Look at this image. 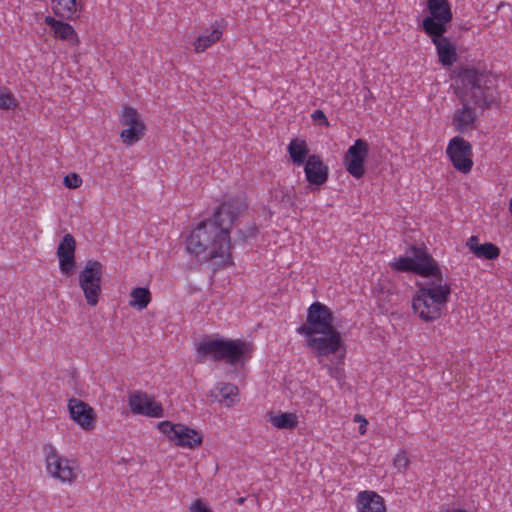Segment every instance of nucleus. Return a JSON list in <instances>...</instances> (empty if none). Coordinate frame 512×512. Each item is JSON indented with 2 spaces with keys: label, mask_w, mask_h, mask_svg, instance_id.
<instances>
[{
  "label": "nucleus",
  "mask_w": 512,
  "mask_h": 512,
  "mask_svg": "<svg viewBox=\"0 0 512 512\" xmlns=\"http://www.w3.org/2000/svg\"><path fill=\"white\" fill-rule=\"evenodd\" d=\"M247 204L244 199L237 197L224 202L213 214V218L221 222L222 227L228 229L238 219L242 211L246 210Z\"/></svg>",
  "instance_id": "obj_15"
},
{
  "label": "nucleus",
  "mask_w": 512,
  "mask_h": 512,
  "mask_svg": "<svg viewBox=\"0 0 512 512\" xmlns=\"http://www.w3.org/2000/svg\"><path fill=\"white\" fill-rule=\"evenodd\" d=\"M446 154L457 171L464 174L471 171L473 167V150L469 141L463 137L455 136L449 141Z\"/></svg>",
  "instance_id": "obj_9"
},
{
  "label": "nucleus",
  "mask_w": 512,
  "mask_h": 512,
  "mask_svg": "<svg viewBox=\"0 0 512 512\" xmlns=\"http://www.w3.org/2000/svg\"><path fill=\"white\" fill-rule=\"evenodd\" d=\"M397 271L412 272L429 279L416 282L417 290L412 298L414 313L424 322H434L442 317V311L449 301L452 288L445 281L438 262L424 245H411L406 256L391 263Z\"/></svg>",
  "instance_id": "obj_1"
},
{
  "label": "nucleus",
  "mask_w": 512,
  "mask_h": 512,
  "mask_svg": "<svg viewBox=\"0 0 512 512\" xmlns=\"http://www.w3.org/2000/svg\"><path fill=\"white\" fill-rule=\"evenodd\" d=\"M68 409L71 418L84 430L94 428L96 415L94 409L82 400L72 398L69 400Z\"/></svg>",
  "instance_id": "obj_16"
},
{
  "label": "nucleus",
  "mask_w": 512,
  "mask_h": 512,
  "mask_svg": "<svg viewBox=\"0 0 512 512\" xmlns=\"http://www.w3.org/2000/svg\"><path fill=\"white\" fill-rule=\"evenodd\" d=\"M460 103L462 104V108L455 111L452 118V125L460 133L476 129L477 115L475 109L477 107L470 103L466 104V102Z\"/></svg>",
  "instance_id": "obj_18"
},
{
  "label": "nucleus",
  "mask_w": 512,
  "mask_h": 512,
  "mask_svg": "<svg viewBox=\"0 0 512 512\" xmlns=\"http://www.w3.org/2000/svg\"><path fill=\"white\" fill-rule=\"evenodd\" d=\"M319 334L321 336H307V346L311 348L317 356L337 354L338 351L344 347L341 334L336 327L330 329L329 332Z\"/></svg>",
  "instance_id": "obj_10"
},
{
  "label": "nucleus",
  "mask_w": 512,
  "mask_h": 512,
  "mask_svg": "<svg viewBox=\"0 0 512 512\" xmlns=\"http://www.w3.org/2000/svg\"><path fill=\"white\" fill-rule=\"evenodd\" d=\"M76 11V0H58L56 6L53 7L54 14L65 20L73 19Z\"/></svg>",
  "instance_id": "obj_26"
},
{
  "label": "nucleus",
  "mask_w": 512,
  "mask_h": 512,
  "mask_svg": "<svg viewBox=\"0 0 512 512\" xmlns=\"http://www.w3.org/2000/svg\"><path fill=\"white\" fill-rule=\"evenodd\" d=\"M251 351V344L239 339L205 340L197 346L199 362H204L207 358H210L213 361L225 360L231 366L243 365Z\"/></svg>",
  "instance_id": "obj_4"
},
{
  "label": "nucleus",
  "mask_w": 512,
  "mask_h": 512,
  "mask_svg": "<svg viewBox=\"0 0 512 512\" xmlns=\"http://www.w3.org/2000/svg\"><path fill=\"white\" fill-rule=\"evenodd\" d=\"M145 131V125H137L123 129L120 133V137L124 144L131 146L143 138Z\"/></svg>",
  "instance_id": "obj_29"
},
{
  "label": "nucleus",
  "mask_w": 512,
  "mask_h": 512,
  "mask_svg": "<svg viewBox=\"0 0 512 512\" xmlns=\"http://www.w3.org/2000/svg\"><path fill=\"white\" fill-rule=\"evenodd\" d=\"M189 510H190L191 512H213L210 508H208V507L204 504V502H203L201 499H197V500H195V501L191 504V506H190Z\"/></svg>",
  "instance_id": "obj_37"
},
{
  "label": "nucleus",
  "mask_w": 512,
  "mask_h": 512,
  "mask_svg": "<svg viewBox=\"0 0 512 512\" xmlns=\"http://www.w3.org/2000/svg\"><path fill=\"white\" fill-rule=\"evenodd\" d=\"M44 21L53 30L55 38L69 41L73 45L79 43L78 35L69 23L56 20L52 16H46Z\"/></svg>",
  "instance_id": "obj_19"
},
{
  "label": "nucleus",
  "mask_w": 512,
  "mask_h": 512,
  "mask_svg": "<svg viewBox=\"0 0 512 512\" xmlns=\"http://www.w3.org/2000/svg\"><path fill=\"white\" fill-rule=\"evenodd\" d=\"M427 9L430 13L422 21V29L426 33L448 31V25L453 19L451 6L448 0H427Z\"/></svg>",
  "instance_id": "obj_7"
},
{
  "label": "nucleus",
  "mask_w": 512,
  "mask_h": 512,
  "mask_svg": "<svg viewBox=\"0 0 512 512\" xmlns=\"http://www.w3.org/2000/svg\"><path fill=\"white\" fill-rule=\"evenodd\" d=\"M76 242L71 234H65L57 248L60 271L65 275H72L75 269Z\"/></svg>",
  "instance_id": "obj_14"
},
{
  "label": "nucleus",
  "mask_w": 512,
  "mask_h": 512,
  "mask_svg": "<svg viewBox=\"0 0 512 512\" xmlns=\"http://www.w3.org/2000/svg\"><path fill=\"white\" fill-rule=\"evenodd\" d=\"M354 421L362 422V425H360V427H359V432H360V434H364L366 432L367 420L362 415L356 414L354 416Z\"/></svg>",
  "instance_id": "obj_39"
},
{
  "label": "nucleus",
  "mask_w": 512,
  "mask_h": 512,
  "mask_svg": "<svg viewBox=\"0 0 512 512\" xmlns=\"http://www.w3.org/2000/svg\"><path fill=\"white\" fill-rule=\"evenodd\" d=\"M333 322L334 315L331 309L320 302H314L307 310L306 323L301 325L297 332L305 336L329 332L335 328Z\"/></svg>",
  "instance_id": "obj_5"
},
{
  "label": "nucleus",
  "mask_w": 512,
  "mask_h": 512,
  "mask_svg": "<svg viewBox=\"0 0 512 512\" xmlns=\"http://www.w3.org/2000/svg\"><path fill=\"white\" fill-rule=\"evenodd\" d=\"M130 296L132 297V301H130V306L137 308L138 310L145 309L151 301V293L147 288H134Z\"/></svg>",
  "instance_id": "obj_27"
},
{
  "label": "nucleus",
  "mask_w": 512,
  "mask_h": 512,
  "mask_svg": "<svg viewBox=\"0 0 512 512\" xmlns=\"http://www.w3.org/2000/svg\"><path fill=\"white\" fill-rule=\"evenodd\" d=\"M248 236L247 234H245L244 230L242 229H239L235 235V238H234V242H233V245H237L238 243H245V241L247 240Z\"/></svg>",
  "instance_id": "obj_38"
},
{
  "label": "nucleus",
  "mask_w": 512,
  "mask_h": 512,
  "mask_svg": "<svg viewBox=\"0 0 512 512\" xmlns=\"http://www.w3.org/2000/svg\"><path fill=\"white\" fill-rule=\"evenodd\" d=\"M456 82L455 94L460 102L486 110L498 101L496 81L486 70L462 67L457 74Z\"/></svg>",
  "instance_id": "obj_2"
},
{
  "label": "nucleus",
  "mask_w": 512,
  "mask_h": 512,
  "mask_svg": "<svg viewBox=\"0 0 512 512\" xmlns=\"http://www.w3.org/2000/svg\"><path fill=\"white\" fill-rule=\"evenodd\" d=\"M129 406L135 414L149 417L163 416L162 405L141 391H136L129 396Z\"/></svg>",
  "instance_id": "obj_13"
},
{
  "label": "nucleus",
  "mask_w": 512,
  "mask_h": 512,
  "mask_svg": "<svg viewBox=\"0 0 512 512\" xmlns=\"http://www.w3.org/2000/svg\"><path fill=\"white\" fill-rule=\"evenodd\" d=\"M245 234H247L248 238L256 235L257 228L254 225H251L244 230Z\"/></svg>",
  "instance_id": "obj_41"
},
{
  "label": "nucleus",
  "mask_w": 512,
  "mask_h": 512,
  "mask_svg": "<svg viewBox=\"0 0 512 512\" xmlns=\"http://www.w3.org/2000/svg\"><path fill=\"white\" fill-rule=\"evenodd\" d=\"M119 117L121 125L127 128L137 125H145L137 110L129 106L123 107L122 113Z\"/></svg>",
  "instance_id": "obj_30"
},
{
  "label": "nucleus",
  "mask_w": 512,
  "mask_h": 512,
  "mask_svg": "<svg viewBox=\"0 0 512 512\" xmlns=\"http://www.w3.org/2000/svg\"><path fill=\"white\" fill-rule=\"evenodd\" d=\"M47 472L53 477L66 483L76 480V473L70 465V461L59 455L52 444H46L43 448Z\"/></svg>",
  "instance_id": "obj_8"
},
{
  "label": "nucleus",
  "mask_w": 512,
  "mask_h": 512,
  "mask_svg": "<svg viewBox=\"0 0 512 512\" xmlns=\"http://www.w3.org/2000/svg\"><path fill=\"white\" fill-rule=\"evenodd\" d=\"M64 185L70 189H76L81 186L82 179L77 173H70L64 177Z\"/></svg>",
  "instance_id": "obj_35"
},
{
  "label": "nucleus",
  "mask_w": 512,
  "mask_h": 512,
  "mask_svg": "<svg viewBox=\"0 0 512 512\" xmlns=\"http://www.w3.org/2000/svg\"><path fill=\"white\" fill-rule=\"evenodd\" d=\"M410 464L406 451H400L393 459V467L400 473L404 472Z\"/></svg>",
  "instance_id": "obj_34"
},
{
  "label": "nucleus",
  "mask_w": 512,
  "mask_h": 512,
  "mask_svg": "<svg viewBox=\"0 0 512 512\" xmlns=\"http://www.w3.org/2000/svg\"><path fill=\"white\" fill-rule=\"evenodd\" d=\"M357 505L360 512H384L383 498L373 491L360 492Z\"/></svg>",
  "instance_id": "obj_22"
},
{
  "label": "nucleus",
  "mask_w": 512,
  "mask_h": 512,
  "mask_svg": "<svg viewBox=\"0 0 512 512\" xmlns=\"http://www.w3.org/2000/svg\"><path fill=\"white\" fill-rule=\"evenodd\" d=\"M181 424H172L170 421H162L158 424L159 430L168 437L169 440L175 441V434L178 432Z\"/></svg>",
  "instance_id": "obj_33"
},
{
  "label": "nucleus",
  "mask_w": 512,
  "mask_h": 512,
  "mask_svg": "<svg viewBox=\"0 0 512 512\" xmlns=\"http://www.w3.org/2000/svg\"><path fill=\"white\" fill-rule=\"evenodd\" d=\"M232 243L227 227L214 218L201 222L187 239V251L205 261L216 257L230 258Z\"/></svg>",
  "instance_id": "obj_3"
},
{
  "label": "nucleus",
  "mask_w": 512,
  "mask_h": 512,
  "mask_svg": "<svg viewBox=\"0 0 512 512\" xmlns=\"http://www.w3.org/2000/svg\"><path fill=\"white\" fill-rule=\"evenodd\" d=\"M367 154L368 143L363 139H357L344 156L346 170L357 179L365 173L364 161Z\"/></svg>",
  "instance_id": "obj_11"
},
{
  "label": "nucleus",
  "mask_w": 512,
  "mask_h": 512,
  "mask_svg": "<svg viewBox=\"0 0 512 512\" xmlns=\"http://www.w3.org/2000/svg\"><path fill=\"white\" fill-rule=\"evenodd\" d=\"M374 293H375V297H377V300H378V307L381 308L380 295L383 293V288H382L381 284H378V287L375 288Z\"/></svg>",
  "instance_id": "obj_40"
},
{
  "label": "nucleus",
  "mask_w": 512,
  "mask_h": 512,
  "mask_svg": "<svg viewBox=\"0 0 512 512\" xmlns=\"http://www.w3.org/2000/svg\"><path fill=\"white\" fill-rule=\"evenodd\" d=\"M304 172L307 181L311 185L319 187L327 181L329 170L320 156L310 155L305 162Z\"/></svg>",
  "instance_id": "obj_17"
},
{
  "label": "nucleus",
  "mask_w": 512,
  "mask_h": 512,
  "mask_svg": "<svg viewBox=\"0 0 512 512\" xmlns=\"http://www.w3.org/2000/svg\"><path fill=\"white\" fill-rule=\"evenodd\" d=\"M288 152L295 164H303L308 156L309 149L304 140L295 139L288 145Z\"/></svg>",
  "instance_id": "obj_24"
},
{
  "label": "nucleus",
  "mask_w": 512,
  "mask_h": 512,
  "mask_svg": "<svg viewBox=\"0 0 512 512\" xmlns=\"http://www.w3.org/2000/svg\"><path fill=\"white\" fill-rule=\"evenodd\" d=\"M447 31L426 33L436 47L438 61L446 67L452 66L457 61V49L454 42L444 34Z\"/></svg>",
  "instance_id": "obj_12"
},
{
  "label": "nucleus",
  "mask_w": 512,
  "mask_h": 512,
  "mask_svg": "<svg viewBox=\"0 0 512 512\" xmlns=\"http://www.w3.org/2000/svg\"><path fill=\"white\" fill-rule=\"evenodd\" d=\"M452 512H468V511L458 508V509L453 510Z\"/></svg>",
  "instance_id": "obj_42"
},
{
  "label": "nucleus",
  "mask_w": 512,
  "mask_h": 512,
  "mask_svg": "<svg viewBox=\"0 0 512 512\" xmlns=\"http://www.w3.org/2000/svg\"><path fill=\"white\" fill-rule=\"evenodd\" d=\"M18 106V101L6 87L0 88V109L8 110Z\"/></svg>",
  "instance_id": "obj_32"
},
{
  "label": "nucleus",
  "mask_w": 512,
  "mask_h": 512,
  "mask_svg": "<svg viewBox=\"0 0 512 512\" xmlns=\"http://www.w3.org/2000/svg\"><path fill=\"white\" fill-rule=\"evenodd\" d=\"M466 245L476 257L481 259L495 260L500 255V249L498 246L490 242L479 244L477 236H471L467 240Z\"/></svg>",
  "instance_id": "obj_20"
},
{
  "label": "nucleus",
  "mask_w": 512,
  "mask_h": 512,
  "mask_svg": "<svg viewBox=\"0 0 512 512\" xmlns=\"http://www.w3.org/2000/svg\"><path fill=\"white\" fill-rule=\"evenodd\" d=\"M175 436L176 438L174 442L177 446L186 447L189 449H195L199 447L203 441V437L200 432L184 424H181Z\"/></svg>",
  "instance_id": "obj_21"
},
{
  "label": "nucleus",
  "mask_w": 512,
  "mask_h": 512,
  "mask_svg": "<svg viewBox=\"0 0 512 512\" xmlns=\"http://www.w3.org/2000/svg\"><path fill=\"white\" fill-rule=\"evenodd\" d=\"M270 421L278 429H293L298 424V417L294 413H280L272 415Z\"/></svg>",
  "instance_id": "obj_28"
},
{
  "label": "nucleus",
  "mask_w": 512,
  "mask_h": 512,
  "mask_svg": "<svg viewBox=\"0 0 512 512\" xmlns=\"http://www.w3.org/2000/svg\"><path fill=\"white\" fill-rule=\"evenodd\" d=\"M311 118L318 125H322L325 127H328L330 125L326 115L324 114V112L322 110H315L312 113Z\"/></svg>",
  "instance_id": "obj_36"
},
{
  "label": "nucleus",
  "mask_w": 512,
  "mask_h": 512,
  "mask_svg": "<svg viewBox=\"0 0 512 512\" xmlns=\"http://www.w3.org/2000/svg\"><path fill=\"white\" fill-rule=\"evenodd\" d=\"M216 389L219 391L221 398H219L218 394H216L214 391L210 392L209 397L219 402L229 401V403H227L228 406L234 402L233 397L237 396L238 394L237 386L231 383H222L221 386L217 387Z\"/></svg>",
  "instance_id": "obj_25"
},
{
  "label": "nucleus",
  "mask_w": 512,
  "mask_h": 512,
  "mask_svg": "<svg viewBox=\"0 0 512 512\" xmlns=\"http://www.w3.org/2000/svg\"><path fill=\"white\" fill-rule=\"evenodd\" d=\"M223 35V29L219 22H215L212 30L208 34L200 35L193 43L194 51L196 53H202L207 48L218 42Z\"/></svg>",
  "instance_id": "obj_23"
},
{
  "label": "nucleus",
  "mask_w": 512,
  "mask_h": 512,
  "mask_svg": "<svg viewBox=\"0 0 512 512\" xmlns=\"http://www.w3.org/2000/svg\"><path fill=\"white\" fill-rule=\"evenodd\" d=\"M271 199L284 207H291L294 205V196L284 187L274 189L271 192Z\"/></svg>",
  "instance_id": "obj_31"
},
{
  "label": "nucleus",
  "mask_w": 512,
  "mask_h": 512,
  "mask_svg": "<svg viewBox=\"0 0 512 512\" xmlns=\"http://www.w3.org/2000/svg\"><path fill=\"white\" fill-rule=\"evenodd\" d=\"M243 502H244V498H239V499H238V503H239V504H242Z\"/></svg>",
  "instance_id": "obj_43"
},
{
  "label": "nucleus",
  "mask_w": 512,
  "mask_h": 512,
  "mask_svg": "<svg viewBox=\"0 0 512 512\" xmlns=\"http://www.w3.org/2000/svg\"><path fill=\"white\" fill-rule=\"evenodd\" d=\"M103 265L97 260L87 261L79 274V286L83 290L85 299L90 306H96L101 294V279Z\"/></svg>",
  "instance_id": "obj_6"
}]
</instances>
